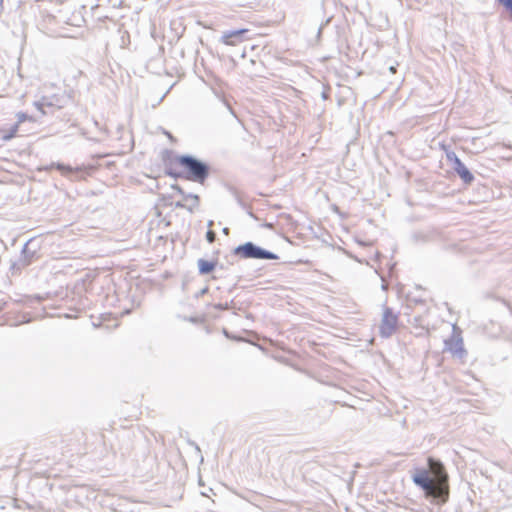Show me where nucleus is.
Masks as SVG:
<instances>
[{"label":"nucleus","instance_id":"obj_8","mask_svg":"<svg viewBox=\"0 0 512 512\" xmlns=\"http://www.w3.org/2000/svg\"><path fill=\"white\" fill-rule=\"evenodd\" d=\"M248 32V29L225 31L221 36V42L226 45L236 46L247 39L246 34Z\"/></svg>","mask_w":512,"mask_h":512},{"label":"nucleus","instance_id":"obj_18","mask_svg":"<svg viewBox=\"0 0 512 512\" xmlns=\"http://www.w3.org/2000/svg\"><path fill=\"white\" fill-rule=\"evenodd\" d=\"M215 309L217 310H227L229 308L228 303H218L214 305Z\"/></svg>","mask_w":512,"mask_h":512},{"label":"nucleus","instance_id":"obj_14","mask_svg":"<svg viewBox=\"0 0 512 512\" xmlns=\"http://www.w3.org/2000/svg\"><path fill=\"white\" fill-rule=\"evenodd\" d=\"M18 130H19V126L18 124H14L13 126H11L3 135H2V139L5 140V141H8V140H11L12 138H14L17 133H18Z\"/></svg>","mask_w":512,"mask_h":512},{"label":"nucleus","instance_id":"obj_4","mask_svg":"<svg viewBox=\"0 0 512 512\" xmlns=\"http://www.w3.org/2000/svg\"><path fill=\"white\" fill-rule=\"evenodd\" d=\"M398 327V314L390 307H384L381 323L379 325V334L382 338L391 337Z\"/></svg>","mask_w":512,"mask_h":512},{"label":"nucleus","instance_id":"obj_16","mask_svg":"<svg viewBox=\"0 0 512 512\" xmlns=\"http://www.w3.org/2000/svg\"><path fill=\"white\" fill-rule=\"evenodd\" d=\"M502 5L508 9L512 14V0H498Z\"/></svg>","mask_w":512,"mask_h":512},{"label":"nucleus","instance_id":"obj_9","mask_svg":"<svg viewBox=\"0 0 512 512\" xmlns=\"http://www.w3.org/2000/svg\"><path fill=\"white\" fill-rule=\"evenodd\" d=\"M27 245L28 244H25L23 249H22V253L20 255V257L16 260V261H13L10 265V268H9V271L11 273L12 276H15V275H18L21 273V271L27 267L28 265L31 264L32 260L31 258L33 257V253H31V255L29 256L28 255V249H27Z\"/></svg>","mask_w":512,"mask_h":512},{"label":"nucleus","instance_id":"obj_25","mask_svg":"<svg viewBox=\"0 0 512 512\" xmlns=\"http://www.w3.org/2000/svg\"><path fill=\"white\" fill-rule=\"evenodd\" d=\"M390 70H391L392 72H395V68H394V67H390Z\"/></svg>","mask_w":512,"mask_h":512},{"label":"nucleus","instance_id":"obj_26","mask_svg":"<svg viewBox=\"0 0 512 512\" xmlns=\"http://www.w3.org/2000/svg\"><path fill=\"white\" fill-rule=\"evenodd\" d=\"M430 465L432 466V463L434 462L432 459H429Z\"/></svg>","mask_w":512,"mask_h":512},{"label":"nucleus","instance_id":"obj_11","mask_svg":"<svg viewBox=\"0 0 512 512\" xmlns=\"http://www.w3.org/2000/svg\"><path fill=\"white\" fill-rule=\"evenodd\" d=\"M413 482L419 486L426 495H429L434 491V482L429 477L427 470H419L416 474L412 477Z\"/></svg>","mask_w":512,"mask_h":512},{"label":"nucleus","instance_id":"obj_19","mask_svg":"<svg viewBox=\"0 0 512 512\" xmlns=\"http://www.w3.org/2000/svg\"><path fill=\"white\" fill-rule=\"evenodd\" d=\"M41 300H43V298L41 296H35V297H28L25 301V303H33L34 301H37V302H40Z\"/></svg>","mask_w":512,"mask_h":512},{"label":"nucleus","instance_id":"obj_7","mask_svg":"<svg viewBox=\"0 0 512 512\" xmlns=\"http://www.w3.org/2000/svg\"><path fill=\"white\" fill-rule=\"evenodd\" d=\"M172 188L179 193L184 202H176L175 206L178 208H186L188 211L193 212L199 206V196L192 193H185V191L178 185H173Z\"/></svg>","mask_w":512,"mask_h":512},{"label":"nucleus","instance_id":"obj_10","mask_svg":"<svg viewBox=\"0 0 512 512\" xmlns=\"http://www.w3.org/2000/svg\"><path fill=\"white\" fill-rule=\"evenodd\" d=\"M446 479L447 475L445 473H441L440 480L437 483H434V491L427 496L434 498L438 502H446L449 494Z\"/></svg>","mask_w":512,"mask_h":512},{"label":"nucleus","instance_id":"obj_6","mask_svg":"<svg viewBox=\"0 0 512 512\" xmlns=\"http://www.w3.org/2000/svg\"><path fill=\"white\" fill-rule=\"evenodd\" d=\"M53 167H55L57 170H59L61 172V174L64 176H69V175L73 174V175H75V178H83L84 174L90 175L91 171L93 170L92 166H89V167L79 166V167L73 168L71 166H67V165L60 164V163H56V164L52 163L50 166L40 168L39 170L47 171Z\"/></svg>","mask_w":512,"mask_h":512},{"label":"nucleus","instance_id":"obj_20","mask_svg":"<svg viewBox=\"0 0 512 512\" xmlns=\"http://www.w3.org/2000/svg\"><path fill=\"white\" fill-rule=\"evenodd\" d=\"M207 292H208V287H205V288L201 289V290L196 294V297H201V296L205 295Z\"/></svg>","mask_w":512,"mask_h":512},{"label":"nucleus","instance_id":"obj_24","mask_svg":"<svg viewBox=\"0 0 512 512\" xmlns=\"http://www.w3.org/2000/svg\"><path fill=\"white\" fill-rule=\"evenodd\" d=\"M3 2H4L3 0H0V13L3 11V8H4Z\"/></svg>","mask_w":512,"mask_h":512},{"label":"nucleus","instance_id":"obj_1","mask_svg":"<svg viewBox=\"0 0 512 512\" xmlns=\"http://www.w3.org/2000/svg\"><path fill=\"white\" fill-rule=\"evenodd\" d=\"M177 162L183 168V171L167 172L168 175L174 178L181 177L192 182L203 184L209 176V165L191 155L178 156Z\"/></svg>","mask_w":512,"mask_h":512},{"label":"nucleus","instance_id":"obj_2","mask_svg":"<svg viewBox=\"0 0 512 512\" xmlns=\"http://www.w3.org/2000/svg\"><path fill=\"white\" fill-rule=\"evenodd\" d=\"M234 255L239 256L243 259H268L277 260L279 256L275 253L268 251L260 246H257L253 242H246L242 245L237 246L234 251Z\"/></svg>","mask_w":512,"mask_h":512},{"label":"nucleus","instance_id":"obj_3","mask_svg":"<svg viewBox=\"0 0 512 512\" xmlns=\"http://www.w3.org/2000/svg\"><path fill=\"white\" fill-rule=\"evenodd\" d=\"M64 105L65 97L60 94L43 96L40 100L34 102L35 108L40 111L42 115L53 114L55 111L62 109Z\"/></svg>","mask_w":512,"mask_h":512},{"label":"nucleus","instance_id":"obj_5","mask_svg":"<svg viewBox=\"0 0 512 512\" xmlns=\"http://www.w3.org/2000/svg\"><path fill=\"white\" fill-rule=\"evenodd\" d=\"M447 160L452 164L454 171L459 175L464 183L470 184L474 180L473 174L468 170L464 163L458 158L455 152L450 151L446 154Z\"/></svg>","mask_w":512,"mask_h":512},{"label":"nucleus","instance_id":"obj_23","mask_svg":"<svg viewBox=\"0 0 512 512\" xmlns=\"http://www.w3.org/2000/svg\"><path fill=\"white\" fill-rule=\"evenodd\" d=\"M31 319L28 318L26 315H23V320L20 321V323H26L29 322Z\"/></svg>","mask_w":512,"mask_h":512},{"label":"nucleus","instance_id":"obj_21","mask_svg":"<svg viewBox=\"0 0 512 512\" xmlns=\"http://www.w3.org/2000/svg\"><path fill=\"white\" fill-rule=\"evenodd\" d=\"M234 195H235V197H236V199H237L238 203H239L240 205H244V204H243V202H242V199H241V197H240V195H239V193H238L237 191H235V192H234Z\"/></svg>","mask_w":512,"mask_h":512},{"label":"nucleus","instance_id":"obj_13","mask_svg":"<svg viewBox=\"0 0 512 512\" xmlns=\"http://www.w3.org/2000/svg\"><path fill=\"white\" fill-rule=\"evenodd\" d=\"M216 266L215 262L207 261L205 259L198 260V269L201 275H206L214 270Z\"/></svg>","mask_w":512,"mask_h":512},{"label":"nucleus","instance_id":"obj_12","mask_svg":"<svg viewBox=\"0 0 512 512\" xmlns=\"http://www.w3.org/2000/svg\"><path fill=\"white\" fill-rule=\"evenodd\" d=\"M445 348L454 355L462 356L465 352L463 347V340L461 337L451 336L449 339L444 341Z\"/></svg>","mask_w":512,"mask_h":512},{"label":"nucleus","instance_id":"obj_15","mask_svg":"<svg viewBox=\"0 0 512 512\" xmlns=\"http://www.w3.org/2000/svg\"><path fill=\"white\" fill-rule=\"evenodd\" d=\"M16 118H17V122L16 124H18V126H20L21 123L25 122V121H34L33 117L32 116H29L27 113L25 112H18L16 114Z\"/></svg>","mask_w":512,"mask_h":512},{"label":"nucleus","instance_id":"obj_17","mask_svg":"<svg viewBox=\"0 0 512 512\" xmlns=\"http://www.w3.org/2000/svg\"><path fill=\"white\" fill-rule=\"evenodd\" d=\"M215 237H216L215 233H214L213 231H211V230H209V231L206 233V238H207V241H208L209 243L214 242Z\"/></svg>","mask_w":512,"mask_h":512},{"label":"nucleus","instance_id":"obj_22","mask_svg":"<svg viewBox=\"0 0 512 512\" xmlns=\"http://www.w3.org/2000/svg\"><path fill=\"white\" fill-rule=\"evenodd\" d=\"M225 104H226L227 108L229 109V111L231 112V114H232V115H234V116H236V115H235V112H234V110L232 109V107L230 106V104H229V103H227L226 101H225Z\"/></svg>","mask_w":512,"mask_h":512}]
</instances>
